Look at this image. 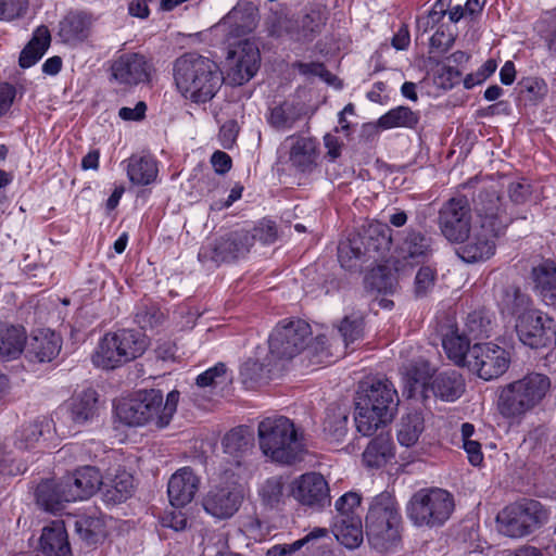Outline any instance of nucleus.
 Returning a JSON list of instances; mask_svg holds the SVG:
<instances>
[{"mask_svg":"<svg viewBox=\"0 0 556 556\" xmlns=\"http://www.w3.org/2000/svg\"><path fill=\"white\" fill-rule=\"evenodd\" d=\"M475 211L478 225L457 250L458 256L466 263L489 260L495 252V239L504 233L510 223L501 198L494 190L478 194L475 200Z\"/></svg>","mask_w":556,"mask_h":556,"instance_id":"1","label":"nucleus"},{"mask_svg":"<svg viewBox=\"0 0 556 556\" xmlns=\"http://www.w3.org/2000/svg\"><path fill=\"white\" fill-rule=\"evenodd\" d=\"M173 76L178 91L193 103L211 101L224 83L218 65L197 53H185L173 66Z\"/></svg>","mask_w":556,"mask_h":556,"instance_id":"2","label":"nucleus"},{"mask_svg":"<svg viewBox=\"0 0 556 556\" xmlns=\"http://www.w3.org/2000/svg\"><path fill=\"white\" fill-rule=\"evenodd\" d=\"M399 397L388 378H372L358 384L355 397V425L363 435H371L393 417Z\"/></svg>","mask_w":556,"mask_h":556,"instance_id":"3","label":"nucleus"},{"mask_svg":"<svg viewBox=\"0 0 556 556\" xmlns=\"http://www.w3.org/2000/svg\"><path fill=\"white\" fill-rule=\"evenodd\" d=\"M263 454L281 465H294L304 459L307 450L303 433L285 416L264 418L257 427Z\"/></svg>","mask_w":556,"mask_h":556,"instance_id":"4","label":"nucleus"},{"mask_svg":"<svg viewBox=\"0 0 556 556\" xmlns=\"http://www.w3.org/2000/svg\"><path fill=\"white\" fill-rule=\"evenodd\" d=\"M178 401V391H170L164 403L163 393L160 390L151 389L119 403L115 412L119 421L129 427L153 424L156 428L162 429L170 422Z\"/></svg>","mask_w":556,"mask_h":556,"instance_id":"5","label":"nucleus"},{"mask_svg":"<svg viewBox=\"0 0 556 556\" xmlns=\"http://www.w3.org/2000/svg\"><path fill=\"white\" fill-rule=\"evenodd\" d=\"M365 522L368 542L375 549L387 552L400 541V507L391 493L382 492L371 500Z\"/></svg>","mask_w":556,"mask_h":556,"instance_id":"6","label":"nucleus"},{"mask_svg":"<svg viewBox=\"0 0 556 556\" xmlns=\"http://www.w3.org/2000/svg\"><path fill=\"white\" fill-rule=\"evenodd\" d=\"M551 389L547 376L531 372L502 388L498 396V410L507 418H517L536 407Z\"/></svg>","mask_w":556,"mask_h":556,"instance_id":"7","label":"nucleus"},{"mask_svg":"<svg viewBox=\"0 0 556 556\" xmlns=\"http://www.w3.org/2000/svg\"><path fill=\"white\" fill-rule=\"evenodd\" d=\"M531 301L529 296L519 290L507 292L505 298V308L515 315L516 332L519 340L532 349L545 346L551 340L552 320H543L541 312L530 307Z\"/></svg>","mask_w":556,"mask_h":556,"instance_id":"8","label":"nucleus"},{"mask_svg":"<svg viewBox=\"0 0 556 556\" xmlns=\"http://www.w3.org/2000/svg\"><path fill=\"white\" fill-rule=\"evenodd\" d=\"M548 513L534 500L523 498L503 508L497 517L498 531L509 538L527 536L545 525Z\"/></svg>","mask_w":556,"mask_h":556,"instance_id":"9","label":"nucleus"},{"mask_svg":"<svg viewBox=\"0 0 556 556\" xmlns=\"http://www.w3.org/2000/svg\"><path fill=\"white\" fill-rule=\"evenodd\" d=\"M454 508L452 495L442 489L420 490L410 498L407 515L414 525L422 527L442 526Z\"/></svg>","mask_w":556,"mask_h":556,"instance_id":"10","label":"nucleus"},{"mask_svg":"<svg viewBox=\"0 0 556 556\" xmlns=\"http://www.w3.org/2000/svg\"><path fill=\"white\" fill-rule=\"evenodd\" d=\"M311 325L300 318L280 320L268 336V351L271 357L289 361L302 353L309 343Z\"/></svg>","mask_w":556,"mask_h":556,"instance_id":"11","label":"nucleus"},{"mask_svg":"<svg viewBox=\"0 0 556 556\" xmlns=\"http://www.w3.org/2000/svg\"><path fill=\"white\" fill-rule=\"evenodd\" d=\"M98 415V393L88 388L74 395L55 412L54 431L60 435H72L79 427L92 422Z\"/></svg>","mask_w":556,"mask_h":556,"instance_id":"12","label":"nucleus"},{"mask_svg":"<svg viewBox=\"0 0 556 556\" xmlns=\"http://www.w3.org/2000/svg\"><path fill=\"white\" fill-rule=\"evenodd\" d=\"M230 471V468H225L220 484L212 488L203 498L204 510L217 519H227L233 516L244 497L239 477H232Z\"/></svg>","mask_w":556,"mask_h":556,"instance_id":"13","label":"nucleus"},{"mask_svg":"<svg viewBox=\"0 0 556 556\" xmlns=\"http://www.w3.org/2000/svg\"><path fill=\"white\" fill-rule=\"evenodd\" d=\"M253 247V237L248 230H233L217 237L203 245L198 254L201 262L211 261L216 265L244 258Z\"/></svg>","mask_w":556,"mask_h":556,"instance_id":"14","label":"nucleus"},{"mask_svg":"<svg viewBox=\"0 0 556 556\" xmlns=\"http://www.w3.org/2000/svg\"><path fill=\"white\" fill-rule=\"evenodd\" d=\"M468 357V369L486 381L502 376L510 364L508 352L493 343H475Z\"/></svg>","mask_w":556,"mask_h":556,"instance_id":"15","label":"nucleus"},{"mask_svg":"<svg viewBox=\"0 0 556 556\" xmlns=\"http://www.w3.org/2000/svg\"><path fill=\"white\" fill-rule=\"evenodd\" d=\"M470 206L465 197L448 200L439 212V227L451 242H463L470 232Z\"/></svg>","mask_w":556,"mask_h":556,"instance_id":"16","label":"nucleus"},{"mask_svg":"<svg viewBox=\"0 0 556 556\" xmlns=\"http://www.w3.org/2000/svg\"><path fill=\"white\" fill-rule=\"evenodd\" d=\"M228 79L241 86L252 79L258 71L261 55L255 43L244 40L228 52Z\"/></svg>","mask_w":556,"mask_h":556,"instance_id":"17","label":"nucleus"},{"mask_svg":"<svg viewBox=\"0 0 556 556\" xmlns=\"http://www.w3.org/2000/svg\"><path fill=\"white\" fill-rule=\"evenodd\" d=\"M223 451L232 477H240L245 469L247 457L253 448V437L247 427H237L228 431L222 441Z\"/></svg>","mask_w":556,"mask_h":556,"instance_id":"18","label":"nucleus"},{"mask_svg":"<svg viewBox=\"0 0 556 556\" xmlns=\"http://www.w3.org/2000/svg\"><path fill=\"white\" fill-rule=\"evenodd\" d=\"M112 77L123 85H138L150 76V64L147 59L135 52L118 55L111 65Z\"/></svg>","mask_w":556,"mask_h":556,"instance_id":"19","label":"nucleus"},{"mask_svg":"<svg viewBox=\"0 0 556 556\" xmlns=\"http://www.w3.org/2000/svg\"><path fill=\"white\" fill-rule=\"evenodd\" d=\"M278 359L271 357L269 351L257 346L253 357L248 358L240 368L242 382L247 388H254L256 384L266 383L278 369Z\"/></svg>","mask_w":556,"mask_h":556,"instance_id":"20","label":"nucleus"},{"mask_svg":"<svg viewBox=\"0 0 556 556\" xmlns=\"http://www.w3.org/2000/svg\"><path fill=\"white\" fill-rule=\"evenodd\" d=\"M62 482L70 500L84 501L92 496L102 484V476L98 468L84 466L73 473L63 477Z\"/></svg>","mask_w":556,"mask_h":556,"instance_id":"21","label":"nucleus"},{"mask_svg":"<svg viewBox=\"0 0 556 556\" xmlns=\"http://www.w3.org/2000/svg\"><path fill=\"white\" fill-rule=\"evenodd\" d=\"M200 480L191 468L184 467L177 470L169 479L167 494L173 507H184L189 504L198 489Z\"/></svg>","mask_w":556,"mask_h":556,"instance_id":"22","label":"nucleus"},{"mask_svg":"<svg viewBox=\"0 0 556 556\" xmlns=\"http://www.w3.org/2000/svg\"><path fill=\"white\" fill-rule=\"evenodd\" d=\"M365 241L364 250L368 258L383 260L392 245V229L383 223L375 222L359 231Z\"/></svg>","mask_w":556,"mask_h":556,"instance_id":"23","label":"nucleus"},{"mask_svg":"<svg viewBox=\"0 0 556 556\" xmlns=\"http://www.w3.org/2000/svg\"><path fill=\"white\" fill-rule=\"evenodd\" d=\"M39 549L43 556H72L63 520H53L43 527L39 540Z\"/></svg>","mask_w":556,"mask_h":556,"instance_id":"24","label":"nucleus"},{"mask_svg":"<svg viewBox=\"0 0 556 556\" xmlns=\"http://www.w3.org/2000/svg\"><path fill=\"white\" fill-rule=\"evenodd\" d=\"M286 143L291 168L300 174H309L313 170V137L308 132L293 135L287 138Z\"/></svg>","mask_w":556,"mask_h":556,"instance_id":"25","label":"nucleus"},{"mask_svg":"<svg viewBox=\"0 0 556 556\" xmlns=\"http://www.w3.org/2000/svg\"><path fill=\"white\" fill-rule=\"evenodd\" d=\"M228 35L241 37L256 27V12L251 2H239L219 23Z\"/></svg>","mask_w":556,"mask_h":556,"instance_id":"26","label":"nucleus"},{"mask_svg":"<svg viewBox=\"0 0 556 556\" xmlns=\"http://www.w3.org/2000/svg\"><path fill=\"white\" fill-rule=\"evenodd\" d=\"M62 339L50 330H40L31 338L27 346V356L30 361L50 363L60 353Z\"/></svg>","mask_w":556,"mask_h":556,"instance_id":"27","label":"nucleus"},{"mask_svg":"<svg viewBox=\"0 0 556 556\" xmlns=\"http://www.w3.org/2000/svg\"><path fill=\"white\" fill-rule=\"evenodd\" d=\"M129 181L137 186H148L155 181L159 168L155 159L149 154H132L123 161Z\"/></svg>","mask_w":556,"mask_h":556,"instance_id":"28","label":"nucleus"},{"mask_svg":"<svg viewBox=\"0 0 556 556\" xmlns=\"http://www.w3.org/2000/svg\"><path fill=\"white\" fill-rule=\"evenodd\" d=\"M394 455V444L390 433L381 432L368 443L363 452L362 459L367 468H381Z\"/></svg>","mask_w":556,"mask_h":556,"instance_id":"29","label":"nucleus"},{"mask_svg":"<svg viewBox=\"0 0 556 556\" xmlns=\"http://www.w3.org/2000/svg\"><path fill=\"white\" fill-rule=\"evenodd\" d=\"M307 114V106L300 100L285 101L270 109L268 123L278 130H288Z\"/></svg>","mask_w":556,"mask_h":556,"instance_id":"30","label":"nucleus"},{"mask_svg":"<svg viewBox=\"0 0 556 556\" xmlns=\"http://www.w3.org/2000/svg\"><path fill=\"white\" fill-rule=\"evenodd\" d=\"M75 531L87 544L94 545L105 536L104 516L96 509L79 515L74 521Z\"/></svg>","mask_w":556,"mask_h":556,"instance_id":"31","label":"nucleus"},{"mask_svg":"<svg viewBox=\"0 0 556 556\" xmlns=\"http://www.w3.org/2000/svg\"><path fill=\"white\" fill-rule=\"evenodd\" d=\"M435 397L446 402H454L465 391V381L456 370H448L438 374L430 383Z\"/></svg>","mask_w":556,"mask_h":556,"instance_id":"32","label":"nucleus"},{"mask_svg":"<svg viewBox=\"0 0 556 556\" xmlns=\"http://www.w3.org/2000/svg\"><path fill=\"white\" fill-rule=\"evenodd\" d=\"M349 408L342 404H331L326 410L323 432L330 442H342L348 434Z\"/></svg>","mask_w":556,"mask_h":556,"instance_id":"33","label":"nucleus"},{"mask_svg":"<svg viewBox=\"0 0 556 556\" xmlns=\"http://www.w3.org/2000/svg\"><path fill=\"white\" fill-rule=\"evenodd\" d=\"M128 362L129 359L123 351H121V348L117 345L111 333H106L100 340L92 355L93 365L106 370L114 369Z\"/></svg>","mask_w":556,"mask_h":556,"instance_id":"34","label":"nucleus"},{"mask_svg":"<svg viewBox=\"0 0 556 556\" xmlns=\"http://www.w3.org/2000/svg\"><path fill=\"white\" fill-rule=\"evenodd\" d=\"M532 277L536 291L542 300L552 306H556V265L552 261H545L532 269Z\"/></svg>","mask_w":556,"mask_h":556,"instance_id":"35","label":"nucleus"},{"mask_svg":"<svg viewBox=\"0 0 556 556\" xmlns=\"http://www.w3.org/2000/svg\"><path fill=\"white\" fill-rule=\"evenodd\" d=\"M66 495L67 492L62 480L59 482H41L36 490L38 505H40L45 510L54 514L63 509L64 503L73 502V500H70Z\"/></svg>","mask_w":556,"mask_h":556,"instance_id":"36","label":"nucleus"},{"mask_svg":"<svg viewBox=\"0 0 556 556\" xmlns=\"http://www.w3.org/2000/svg\"><path fill=\"white\" fill-rule=\"evenodd\" d=\"M25 342L26 334L22 327L0 323V363L17 358Z\"/></svg>","mask_w":556,"mask_h":556,"instance_id":"37","label":"nucleus"},{"mask_svg":"<svg viewBox=\"0 0 556 556\" xmlns=\"http://www.w3.org/2000/svg\"><path fill=\"white\" fill-rule=\"evenodd\" d=\"M51 35L47 26L35 29L30 41L22 50L18 59L20 66L29 68L35 65L50 47Z\"/></svg>","mask_w":556,"mask_h":556,"instance_id":"38","label":"nucleus"},{"mask_svg":"<svg viewBox=\"0 0 556 556\" xmlns=\"http://www.w3.org/2000/svg\"><path fill=\"white\" fill-rule=\"evenodd\" d=\"M102 497L108 504L116 505L129 498L134 491V478L127 471H119L113 479L102 482Z\"/></svg>","mask_w":556,"mask_h":556,"instance_id":"39","label":"nucleus"},{"mask_svg":"<svg viewBox=\"0 0 556 556\" xmlns=\"http://www.w3.org/2000/svg\"><path fill=\"white\" fill-rule=\"evenodd\" d=\"M432 253L431 241L419 231L409 230L400 245V254L404 260L415 263L425 262Z\"/></svg>","mask_w":556,"mask_h":556,"instance_id":"40","label":"nucleus"},{"mask_svg":"<svg viewBox=\"0 0 556 556\" xmlns=\"http://www.w3.org/2000/svg\"><path fill=\"white\" fill-rule=\"evenodd\" d=\"M54 426V419L41 418L34 422L24 424L15 432L14 445L18 450H29L39 442L40 438L49 432L51 426Z\"/></svg>","mask_w":556,"mask_h":556,"instance_id":"41","label":"nucleus"},{"mask_svg":"<svg viewBox=\"0 0 556 556\" xmlns=\"http://www.w3.org/2000/svg\"><path fill=\"white\" fill-rule=\"evenodd\" d=\"M425 430V418L420 412L404 415L397 425V441L402 446H414Z\"/></svg>","mask_w":556,"mask_h":556,"instance_id":"42","label":"nucleus"},{"mask_svg":"<svg viewBox=\"0 0 556 556\" xmlns=\"http://www.w3.org/2000/svg\"><path fill=\"white\" fill-rule=\"evenodd\" d=\"M333 538L346 548L358 547L364 540L362 518L351 517L346 520H337L334 523Z\"/></svg>","mask_w":556,"mask_h":556,"instance_id":"43","label":"nucleus"},{"mask_svg":"<svg viewBox=\"0 0 556 556\" xmlns=\"http://www.w3.org/2000/svg\"><path fill=\"white\" fill-rule=\"evenodd\" d=\"M365 241L358 232H351L345 240L338 245V260L343 268L352 269L356 266V262L366 256Z\"/></svg>","mask_w":556,"mask_h":556,"instance_id":"44","label":"nucleus"},{"mask_svg":"<svg viewBox=\"0 0 556 556\" xmlns=\"http://www.w3.org/2000/svg\"><path fill=\"white\" fill-rule=\"evenodd\" d=\"M447 357L457 366L468 367V355L471 351L470 339L457 331H451L442 341Z\"/></svg>","mask_w":556,"mask_h":556,"instance_id":"45","label":"nucleus"},{"mask_svg":"<svg viewBox=\"0 0 556 556\" xmlns=\"http://www.w3.org/2000/svg\"><path fill=\"white\" fill-rule=\"evenodd\" d=\"M110 333L129 362L141 356L147 349L146 339L138 331L121 329Z\"/></svg>","mask_w":556,"mask_h":556,"instance_id":"46","label":"nucleus"},{"mask_svg":"<svg viewBox=\"0 0 556 556\" xmlns=\"http://www.w3.org/2000/svg\"><path fill=\"white\" fill-rule=\"evenodd\" d=\"M419 123V114L407 106H397L380 116L377 125L381 129L415 128Z\"/></svg>","mask_w":556,"mask_h":556,"instance_id":"47","label":"nucleus"},{"mask_svg":"<svg viewBox=\"0 0 556 556\" xmlns=\"http://www.w3.org/2000/svg\"><path fill=\"white\" fill-rule=\"evenodd\" d=\"M343 355L338 339L325 332L315 336V364L330 365Z\"/></svg>","mask_w":556,"mask_h":556,"instance_id":"48","label":"nucleus"},{"mask_svg":"<svg viewBox=\"0 0 556 556\" xmlns=\"http://www.w3.org/2000/svg\"><path fill=\"white\" fill-rule=\"evenodd\" d=\"M61 35L66 42L83 41L88 36L89 18L80 12L67 14L61 22Z\"/></svg>","mask_w":556,"mask_h":556,"instance_id":"49","label":"nucleus"},{"mask_svg":"<svg viewBox=\"0 0 556 556\" xmlns=\"http://www.w3.org/2000/svg\"><path fill=\"white\" fill-rule=\"evenodd\" d=\"M262 504L270 509H278L283 503V483L280 477L266 479L258 488Z\"/></svg>","mask_w":556,"mask_h":556,"instance_id":"50","label":"nucleus"},{"mask_svg":"<svg viewBox=\"0 0 556 556\" xmlns=\"http://www.w3.org/2000/svg\"><path fill=\"white\" fill-rule=\"evenodd\" d=\"M232 376L228 374L227 367L224 363H217L213 367L200 374L195 383L200 388H210L211 390L223 389L230 383Z\"/></svg>","mask_w":556,"mask_h":556,"instance_id":"51","label":"nucleus"},{"mask_svg":"<svg viewBox=\"0 0 556 556\" xmlns=\"http://www.w3.org/2000/svg\"><path fill=\"white\" fill-rule=\"evenodd\" d=\"M313 540V531L291 544H276L267 549L266 556H311L308 543Z\"/></svg>","mask_w":556,"mask_h":556,"instance_id":"52","label":"nucleus"},{"mask_svg":"<svg viewBox=\"0 0 556 556\" xmlns=\"http://www.w3.org/2000/svg\"><path fill=\"white\" fill-rule=\"evenodd\" d=\"M339 332L345 348L361 340L364 336V318L359 314L345 316L340 326Z\"/></svg>","mask_w":556,"mask_h":556,"instance_id":"53","label":"nucleus"},{"mask_svg":"<svg viewBox=\"0 0 556 556\" xmlns=\"http://www.w3.org/2000/svg\"><path fill=\"white\" fill-rule=\"evenodd\" d=\"M291 496L303 506H313V472H305L290 485Z\"/></svg>","mask_w":556,"mask_h":556,"instance_id":"54","label":"nucleus"},{"mask_svg":"<svg viewBox=\"0 0 556 556\" xmlns=\"http://www.w3.org/2000/svg\"><path fill=\"white\" fill-rule=\"evenodd\" d=\"M362 503L361 494L348 492L340 496L334 504L337 510V520H346L351 517H361L359 508Z\"/></svg>","mask_w":556,"mask_h":556,"instance_id":"55","label":"nucleus"},{"mask_svg":"<svg viewBox=\"0 0 556 556\" xmlns=\"http://www.w3.org/2000/svg\"><path fill=\"white\" fill-rule=\"evenodd\" d=\"M407 376V382L409 384V395L415 392L419 387L425 389L427 380L431 375V367L426 361H418L409 365L405 369Z\"/></svg>","mask_w":556,"mask_h":556,"instance_id":"56","label":"nucleus"},{"mask_svg":"<svg viewBox=\"0 0 556 556\" xmlns=\"http://www.w3.org/2000/svg\"><path fill=\"white\" fill-rule=\"evenodd\" d=\"M315 556H342L338 541L325 528H315Z\"/></svg>","mask_w":556,"mask_h":556,"instance_id":"57","label":"nucleus"},{"mask_svg":"<svg viewBox=\"0 0 556 556\" xmlns=\"http://www.w3.org/2000/svg\"><path fill=\"white\" fill-rule=\"evenodd\" d=\"M27 466L23 462L16 460L12 451H0V472L9 476L24 473Z\"/></svg>","mask_w":556,"mask_h":556,"instance_id":"58","label":"nucleus"},{"mask_svg":"<svg viewBox=\"0 0 556 556\" xmlns=\"http://www.w3.org/2000/svg\"><path fill=\"white\" fill-rule=\"evenodd\" d=\"M435 271L429 267H421L415 277V293L418 296L426 295L434 286Z\"/></svg>","mask_w":556,"mask_h":556,"instance_id":"59","label":"nucleus"},{"mask_svg":"<svg viewBox=\"0 0 556 556\" xmlns=\"http://www.w3.org/2000/svg\"><path fill=\"white\" fill-rule=\"evenodd\" d=\"M250 235L253 237V243L256 240L261 241L263 244L273 243L277 237L276 225L270 220H262L253 228Z\"/></svg>","mask_w":556,"mask_h":556,"instance_id":"60","label":"nucleus"},{"mask_svg":"<svg viewBox=\"0 0 556 556\" xmlns=\"http://www.w3.org/2000/svg\"><path fill=\"white\" fill-rule=\"evenodd\" d=\"M176 508L177 507L165 510L160 518V522L164 528H169L174 531H181L186 529L188 520L186 515Z\"/></svg>","mask_w":556,"mask_h":556,"instance_id":"61","label":"nucleus"},{"mask_svg":"<svg viewBox=\"0 0 556 556\" xmlns=\"http://www.w3.org/2000/svg\"><path fill=\"white\" fill-rule=\"evenodd\" d=\"M26 8L27 0H0V20H14L22 15Z\"/></svg>","mask_w":556,"mask_h":556,"instance_id":"62","label":"nucleus"},{"mask_svg":"<svg viewBox=\"0 0 556 556\" xmlns=\"http://www.w3.org/2000/svg\"><path fill=\"white\" fill-rule=\"evenodd\" d=\"M331 496L328 482L321 473L315 472V509L330 506Z\"/></svg>","mask_w":556,"mask_h":556,"instance_id":"63","label":"nucleus"},{"mask_svg":"<svg viewBox=\"0 0 556 556\" xmlns=\"http://www.w3.org/2000/svg\"><path fill=\"white\" fill-rule=\"evenodd\" d=\"M239 132L238 123L233 119L225 122L218 134L219 142L225 149H231Z\"/></svg>","mask_w":556,"mask_h":556,"instance_id":"64","label":"nucleus"}]
</instances>
